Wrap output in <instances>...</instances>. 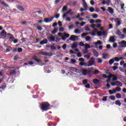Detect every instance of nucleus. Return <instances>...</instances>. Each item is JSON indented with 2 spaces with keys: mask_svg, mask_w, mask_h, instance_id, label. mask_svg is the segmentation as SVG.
<instances>
[{
  "mask_svg": "<svg viewBox=\"0 0 126 126\" xmlns=\"http://www.w3.org/2000/svg\"><path fill=\"white\" fill-rule=\"evenodd\" d=\"M86 41H89L90 40H91V37H90V36H87L86 37Z\"/></svg>",
  "mask_w": 126,
  "mask_h": 126,
  "instance_id": "49",
  "label": "nucleus"
},
{
  "mask_svg": "<svg viewBox=\"0 0 126 126\" xmlns=\"http://www.w3.org/2000/svg\"><path fill=\"white\" fill-rule=\"evenodd\" d=\"M115 34L116 35H118V36H121V35H122V32H121V31H120V30L117 29V31L115 32Z\"/></svg>",
  "mask_w": 126,
  "mask_h": 126,
  "instance_id": "21",
  "label": "nucleus"
},
{
  "mask_svg": "<svg viewBox=\"0 0 126 126\" xmlns=\"http://www.w3.org/2000/svg\"><path fill=\"white\" fill-rule=\"evenodd\" d=\"M107 11H108L111 14H113V13H114V9L111 7H108Z\"/></svg>",
  "mask_w": 126,
  "mask_h": 126,
  "instance_id": "18",
  "label": "nucleus"
},
{
  "mask_svg": "<svg viewBox=\"0 0 126 126\" xmlns=\"http://www.w3.org/2000/svg\"><path fill=\"white\" fill-rule=\"evenodd\" d=\"M109 98L111 100H113V101L116 100V97L114 95H111Z\"/></svg>",
  "mask_w": 126,
  "mask_h": 126,
  "instance_id": "43",
  "label": "nucleus"
},
{
  "mask_svg": "<svg viewBox=\"0 0 126 126\" xmlns=\"http://www.w3.org/2000/svg\"><path fill=\"white\" fill-rule=\"evenodd\" d=\"M112 77H113L112 79V81H116V80H118V76H117V75H114V76Z\"/></svg>",
  "mask_w": 126,
  "mask_h": 126,
  "instance_id": "38",
  "label": "nucleus"
},
{
  "mask_svg": "<svg viewBox=\"0 0 126 126\" xmlns=\"http://www.w3.org/2000/svg\"><path fill=\"white\" fill-rule=\"evenodd\" d=\"M47 39L49 42H55L56 40L53 34H50V36H47Z\"/></svg>",
  "mask_w": 126,
  "mask_h": 126,
  "instance_id": "7",
  "label": "nucleus"
},
{
  "mask_svg": "<svg viewBox=\"0 0 126 126\" xmlns=\"http://www.w3.org/2000/svg\"><path fill=\"white\" fill-rule=\"evenodd\" d=\"M71 63H76V60H74V59H72L71 60Z\"/></svg>",
  "mask_w": 126,
  "mask_h": 126,
  "instance_id": "58",
  "label": "nucleus"
},
{
  "mask_svg": "<svg viewBox=\"0 0 126 126\" xmlns=\"http://www.w3.org/2000/svg\"><path fill=\"white\" fill-rule=\"evenodd\" d=\"M107 98H108V96H104L102 98V101H103L104 102H106V101H107Z\"/></svg>",
  "mask_w": 126,
  "mask_h": 126,
  "instance_id": "51",
  "label": "nucleus"
},
{
  "mask_svg": "<svg viewBox=\"0 0 126 126\" xmlns=\"http://www.w3.org/2000/svg\"><path fill=\"white\" fill-rule=\"evenodd\" d=\"M69 40H71V41H73V42H75V41H76L77 40V36L72 35L69 37Z\"/></svg>",
  "mask_w": 126,
  "mask_h": 126,
  "instance_id": "10",
  "label": "nucleus"
},
{
  "mask_svg": "<svg viewBox=\"0 0 126 126\" xmlns=\"http://www.w3.org/2000/svg\"><path fill=\"white\" fill-rule=\"evenodd\" d=\"M51 50H56V49H57V48H56V47L55 46V44H53V45H52L51 46Z\"/></svg>",
  "mask_w": 126,
  "mask_h": 126,
  "instance_id": "44",
  "label": "nucleus"
},
{
  "mask_svg": "<svg viewBox=\"0 0 126 126\" xmlns=\"http://www.w3.org/2000/svg\"><path fill=\"white\" fill-rule=\"evenodd\" d=\"M57 32H58V30H54L53 31H52L51 33L52 34H56V33H57Z\"/></svg>",
  "mask_w": 126,
  "mask_h": 126,
  "instance_id": "56",
  "label": "nucleus"
},
{
  "mask_svg": "<svg viewBox=\"0 0 126 126\" xmlns=\"http://www.w3.org/2000/svg\"><path fill=\"white\" fill-rule=\"evenodd\" d=\"M94 64H95V58L92 57L88 62V66H92V65H94Z\"/></svg>",
  "mask_w": 126,
  "mask_h": 126,
  "instance_id": "4",
  "label": "nucleus"
},
{
  "mask_svg": "<svg viewBox=\"0 0 126 126\" xmlns=\"http://www.w3.org/2000/svg\"><path fill=\"white\" fill-rule=\"evenodd\" d=\"M76 48H77V44L75 42L72 45V48L75 49Z\"/></svg>",
  "mask_w": 126,
  "mask_h": 126,
  "instance_id": "35",
  "label": "nucleus"
},
{
  "mask_svg": "<svg viewBox=\"0 0 126 126\" xmlns=\"http://www.w3.org/2000/svg\"><path fill=\"white\" fill-rule=\"evenodd\" d=\"M121 36H120V38L121 39H125V38H126V35L125 34H122L120 35Z\"/></svg>",
  "mask_w": 126,
  "mask_h": 126,
  "instance_id": "60",
  "label": "nucleus"
},
{
  "mask_svg": "<svg viewBox=\"0 0 126 126\" xmlns=\"http://www.w3.org/2000/svg\"><path fill=\"white\" fill-rule=\"evenodd\" d=\"M5 88H6V84H4L0 87V89L4 90Z\"/></svg>",
  "mask_w": 126,
  "mask_h": 126,
  "instance_id": "41",
  "label": "nucleus"
},
{
  "mask_svg": "<svg viewBox=\"0 0 126 126\" xmlns=\"http://www.w3.org/2000/svg\"><path fill=\"white\" fill-rule=\"evenodd\" d=\"M113 24H110L109 25V29H113Z\"/></svg>",
  "mask_w": 126,
  "mask_h": 126,
  "instance_id": "64",
  "label": "nucleus"
},
{
  "mask_svg": "<svg viewBox=\"0 0 126 126\" xmlns=\"http://www.w3.org/2000/svg\"><path fill=\"white\" fill-rule=\"evenodd\" d=\"M115 22L117 23V25L118 26H120L122 24V23H121V21L120 20V18H116L114 20Z\"/></svg>",
  "mask_w": 126,
  "mask_h": 126,
  "instance_id": "11",
  "label": "nucleus"
},
{
  "mask_svg": "<svg viewBox=\"0 0 126 126\" xmlns=\"http://www.w3.org/2000/svg\"><path fill=\"white\" fill-rule=\"evenodd\" d=\"M87 35H89V33H83L81 34L82 38H84L85 36H87Z\"/></svg>",
  "mask_w": 126,
  "mask_h": 126,
  "instance_id": "40",
  "label": "nucleus"
},
{
  "mask_svg": "<svg viewBox=\"0 0 126 126\" xmlns=\"http://www.w3.org/2000/svg\"><path fill=\"white\" fill-rule=\"evenodd\" d=\"M87 83H88V80H83V84H84V85H85V84H87Z\"/></svg>",
  "mask_w": 126,
  "mask_h": 126,
  "instance_id": "45",
  "label": "nucleus"
},
{
  "mask_svg": "<svg viewBox=\"0 0 126 126\" xmlns=\"http://www.w3.org/2000/svg\"><path fill=\"white\" fill-rule=\"evenodd\" d=\"M94 44L95 46H97V45H102V42L100 40H98L97 42H94Z\"/></svg>",
  "mask_w": 126,
  "mask_h": 126,
  "instance_id": "34",
  "label": "nucleus"
},
{
  "mask_svg": "<svg viewBox=\"0 0 126 126\" xmlns=\"http://www.w3.org/2000/svg\"><path fill=\"white\" fill-rule=\"evenodd\" d=\"M109 93L110 95H112V94H115V93H117V90L113 89L112 91L111 90H109Z\"/></svg>",
  "mask_w": 126,
  "mask_h": 126,
  "instance_id": "16",
  "label": "nucleus"
},
{
  "mask_svg": "<svg viewBox=\"0 0 126 126\" xmlns=\"http://www.w3.org/2000/svg\"><path fill=\"white\" fill-rule=\"evenodd\" d=\"M95 20H94V19H91L90 21V23H91V24H93Z\"/></svg>",
  "mask_w": 126,
  "mask_h": 126,
  "instance_id": "61",
  "label": "nucleus"
},
{
  "mask_svg": "<svg viewBox=\"0 0 126 126\" xmlns=\"http://www.w3.org/2000/svg\"><path fill=\"white\" fill-rule=\"evenodd\" d=\"M6 35H7V36H10L9 38V40H12V39H14V36H13V35H12V34L8 33H6Z\"/></svg>",
  "mask_w": 126,
  "mask_h": 126,
  "instance_id": "22",
  "label": "nucleus"
},
{
  "mask_svg": "<svg viewBox=\"0 0 126 126\" xmlns=\"http://www.w3.org/2000/svg\"><path fill=\"white\" fill-rule=\"evenodd\" d=\"M23 50L21 48H18V53H22Z\"/></svg>",
  "mask_w": 126,
  "mask_h": 126,
  "instance_id": "55",
  "label": "nucleus"
},
{
  "mask_svg": "<svg viewBox=\"0 0 126 126\" xmlns=\"http://www.w3.org/2000/svg\"><path fill=\"white\" fill-rule=\"evenodd\" d=\"M80 65H81V66H83L84 65L85 66H88V64L86 62H80L79 63Z\"/></svg>",
  "mask_w": 126,
  "mask_h": 126,
  "instance_id": "20",
  "label": "nucleus"
},
{
  "mask_svg": "<svg viewBox=\"0 0 126 126\" xmlns=\"http://www.w3.org/2000/svg\"><path fill=\"white\" fill-rule=\"evenodd\" d=\"M37 29L39 31H42V30H43V28H42L41 26H37Z\"/></svg>",
  "mask_w": 126,
  "mask_h": 126,
  "instance_id": "46",
  "label": "nucleus"
},
{
  "mask_svg": "<svg viewBox=\"0 0 126 126\" xmlns=\"http://www.w3.org/2000/svg\"><path fill=\"white\" fill-rule=\"evenodd\" d=\"M77 57H78V58H81V57H82V54H81V53L79 52L77 54Z\"/></svg>",
  "mask_w": 126,
  "mask_h": 126,
  "instance_id": "53",
  "label": "nucleus"
},
{
  "mask_svg": "<svg viewBox=\"0 0 126 126\" xmlns=\"http://www.w3.org/2000/svg\"><path fill=\"white\" fill-rule=\"evenodd\" d=\"M108 56H109V54H103L102 58H103V59H104V60H106L107 59V58H108Z\"/></svg>",
  "mask_w": 126,
  "mask_h": 126,
  "instance_id": "32",
  "label": "nucleus"
},
{
  "mask_svg": "<svg viewBox=\"0 0 126 126\" xmlns=\"http://www.w3.org/2000/svg\"><path fill=\"white\" fill-rule=\"evenodd\" d=\"M115 76V75L112 74H110L109 76H107V78L108 79H109V80H111V79L112 78V77Z\"/></svg>",
  "mask_w": 126,
  "mask_h": 126,
  "instance_id": "37",
  "label": "nucleus"
},
{
  "mask_svg": "<svg viewBox=\"0 0 126 126\" xmlns=\"http://www.w3.org/2000/svg\"><path fill=\"white\" fill-rule=\"evenodd\" d=\"M90 12H94V8L93 7H90Z\"/></svg>",
  "mask_w": 126,
  "mask_h": 126,
  "instance_id": "57",
  "label": "nucleus"
},
{
  "mask_svg": "<svg viewBox=\"0 0 126 126\" xmlns=\"http://www.w3.org/2000/svg\"><path fill=\"white\" fill-rule=\"evenodd\" d=\"M116 91H118V92H120V91H122V88L120 87H116Z\"/></svg>",
  "mask_w": 126,
  "mask_h": 126,
  "instance_id": "48",
  "label": "nucleus"
},
{
  "mask_svg": "<svg viewBox=\"0 0 126 126\" xmlns=\"http://www.w3.org/2000/svg\"><path fill=\"white\" fill-rule=\"evenodd\" d=\"M95 22L96 23H101L102 22V20H101L100 19H97L95 21Z\"/></svg>",
  "mask_w": 126,
  "mask_h": 126,
  "instance_id": "52",
  "label": "nucleus"
},
{
  "mask_svg": "<svg viewBox=\"0 0 126 126\" xmlns=\"http://www.w3.org/2000/svg\"><path fill=\"white\" fill-rule=\"evenodd\" d=\"M115 105H117L119 106V107H121V106L122 105V103H121V101H120V100H116L115 101Z\"/></svg>",
  "mask_w": 126,
  "mask_h": 126,
  "instance_id": "26",
  "label": "nucleus"
},
{
  "mask_svg": "<svg viewBox=\"0 0 126 126\" xmlns=\"http://www.w3.org/2000/svg\"><path fill=\"white\" fill-rule=\"evenodd\" d=\"M109 42L111 43H115L116 42V39L114 36H111L109 38Z\"/></svg>",
  "mask_w": 126,
  "mask_h": 126,
  "instance_id": "19",
  "label": "nucleus"
},
{
  "mask_svg": "<svg viewBox=\"0 0 126 126\" xmlns=\"http://www.w3.org/2000/svg\"><path fill=\"white\" fill-rule=\"evenodd\" d=\"M59 31L60 32H63V31H64V29H63V27H61L59 29Z\"/></svg>",
  "mask_w": 126,
  "mask_h": 126,
  "instance_id": "54",
  "label": "nucleus"
},
{
  "mask_svg": "<svg viewBox=\"0 0 126 126\" xmlns=\"http://www.w3.org/2000/svg\"><path fill=\"white\" fill-rule=\"evenodd\" d=\"M116 86H120V87H122L123 86V83L119 81H115Z\"/></svg>",
  "mask_w": 126,
  "mask_h": 126,
  "instance_id": "15",
  "label": "nucleus"
},
{
  "mask_svg": "<svg viewBox=\"0 0 126 126\" xmlns=\"http://www.w3.org/2000/svg\"><path fill=\"white\" fill-rule=\"evenodd\" d=\"M97 35L100 37L102 36V32H97Z\"/></svg>",
  "mask_w": 126,
  "mask_h": 126,
  "instance_id": "62",
  "label": "nucleus"
},
{
  "mask_svg": "<svg viewBox=\"0 0 126 126\" xmlns=\"http://www.w3.org/2000/svg\"><path fill=\"white\" fill-rule=\"evenodd\" d=\"M1 4H2L4 6V7H9V6L8 5V4L5 3L4 1H2L1 2Z\"/></svg>",
  "mask_w": 126,
  "mask_h": 126,
  "instance_id": "31",
  "label": "nucleus"
},
{
  "mask_svg": "<svg viewBox=\"0 0 126 126\" xmlns=\"http://www.w3.org/2000/svg\"><path fill=\"white\" fill-rule=\"evenodd\" d=\"M54 18H55V17H52L50 19V18H45L44 19V22L46 23H49V22H52V21H53V20H54Z\"/></svg>",
  "mask_w": 126,
  "mask_h": 126,
  "instance_id": "9",
  "label": "nucleus"
},
{
  "mask_svg": "<svg viewBox=\"0 0 126 126\" xmlns=\"http://www.w3.org/2000/svg\"><path fill=\"white\" fill-rule=\"evenodd\" d=\"M66 10H67V6H64L62 9L63 12H64Z\"/></svg>",
  "mask_w": 126,
  "mask_h": 126,
  "instance_id": "39",
  "label": "nucleus"
},
{
  "mask_svg": "<svg viewBox=\"0 0 126 126\" xmlns=\"http://www.w3.org/2000/svg\"><path fill=\"white\" fill-rule=\"evenodd\" d=\"M82 1L83 2V6L84 7V9H83V8H80L81 12H82L88 9V6L87 5V3H86V1H85V0H82Z\"/></svg>",
  "mask_w": 126,
  "mask_h": 126,
  "instance_id": "3",
  "label": "nucleus"
},
{
  "mask_svg": "<svg viewBox=\"0 0 126 126\" xmlns=\"http://www.w3.org/2000/svg\"><path fill=\"white\" fill-rule=\"evenodd\" d=\"M116 97L117 99H121L122 98V94L120 93H117L116 94Z\"/></svg>",
  "mask_w": 126,
  "mask_h": 126,
  "instance_id": "29",
  "label": "nucleus"
},
{
  "mask_svg": "<svg viewBox=\"0 0 126 126\" xmlns=\"http://www.w3.org/2000/svg\"><path fill=\"white\" fill-rule=\"evenodd\" d=\"M60 13L57 14L55 15V18H56L57 19H58V18H59L60 17Z\"/></svg>",
  "mask_w": 126,
  "mask_h": 126,
  "instance_id": "63",
  "label": "nucleus"
},
{
  "mask_svg": "<svg viewBox=\"0 0 126 126\" xmlns=\"http://www.w3.org/2000/svg\"><path fill=\"white\" fill-rule=\"evenodd\" d=\"M19 59H20L19 55H17L14 57L13 60L14 61H17L18 60H19Z\"/></svg>",
  "mask_w": 126,
  "mask_h": 126,
  "instance_id": "30",
  "label": "nucleus"
},
{
  "mask_svg": "<svg viewBox=\"0 0 126 126\" xmlns=\"http://www.w3.org/2000/svg\"><path fill=\"white\" fill-rule=\"evenodd\" d=\"M93 81L94 84H97V83H99V82H100V80L98 79H94Z\"/></svg>",
  "mask_w": 126,
  "mask_h": 126,
  "instance_id": "24",
  "label": "nucleus"
},
{
  "mask_svg": "<svg viewBox=\"0 0 126 126\" xmlns=\"http://www.w3.org/2000/svg\"><path fill=\"white\" fill-rule=\"evenodd\" d=\"M109 64L110 65H112V64L115 63V58L112 59L111 60H109Z\"/></svg>",
  "mask_w": 126,
  "mask_h": 126,
  "instance_id": "27",
  "label": "nucleus"
},
{
  "mask_svg": "<svg viewBox=\"0 0 126 126\" xmlns=\"http://www.w3.org/2000/svg\"><path fill=\"white\" fill-rule=\"evenodd\" d=\"M5 47L7 48L6 51H4V53H8L10 52V50H12L11 46H8L7 45H5Z\"/></svg>",
  "mask_w": 126,
  "mask_h": 126,
  "instance_id": "14",
  "label": "nucleus"
},
{
  "mask_svg": "<svg viewBox=\"0 0 126 126\" xmlns=\"http://www.w3.org/2000/svg\"><path fill=\"white\" fill-rule=\"evenodd\" d=\"M41 62H42V60H41V59H38V57L35 56L33 57L30 59V61H29L28 63L30 65H33L34 63H40Z\"/></svg>",
  "mask_w": 126,
  "mask_h": 126,
  "instance_id": "2",
  "label": "nucleus"
},
{
  "mask_svg": "<svg viewBox=\"0 0 126 126\" xmlns=\"http://www.w3.org/2000/svg\"><path fill=\"white\" fill-rule=\"evenodd\" d=\"M82 73L84 76L87 75V74H90L91 73V71L86 69H82Z\"/></svg>",
  "mask_w": 126,
  "mask_h": 126,
  "instance_id": "5",
  "label": "nucleus"
},
{
  "mask_svg": "<svg viewBox=\"0 0 126 126\" xmlns=\"http://www.w3.org/2000/svg\"><path fill=\"white\" fill-rule=\"evenodd\" d=\"M71 11H72V9H69V10L67 11V14H70V15H73V12Z\"/></svg>",
  "mask_w": 126,
  "mask_h": 126,
  "instance_id": "28",
  "label": "nucleus"
},
{
  "mask_svg": "<svg viewBox=\"0 0 126 126\" xmlns=\"http://www.w3.org/2000/svg\"><path fill=\"white\" fill-rule=\"evenodd\" d=\"M99 73H100V71L97 69H95L94 71V74L95 75L99 74Z\"/></svg>",
  "mask_w": 126,
  "mask_h": 126,
  "instance_id": "33",
  "label": "nucleus"
},
{
  "mask_svg": "<svg viewBox=\"0 0 126 126\" xmlns=\"http://www.w3.org/2000/svg\"><path fill=\"white\" fill-rule=\"evenodd\" d=\"M69 69H70L71 71H75V72H76V71L78 70V69L75 68L74 67H70L69 68Z\"/></svg>",
  "mask_w": 126,
  "mask_h": 126,
  "instance_id": "23",
  "label": "nucleus"
},
{
  "mask_svg": "<svg viewBox=\"0 0 126 126\" xmlns=\"http://www.w3.org/2000/svg\"><path fill=\"white\" fill-rule=\"evenodd\" d=\"M0 36H6V32L3 30L2 31V32L0 33Z\"/></svg>",
  "mask_w": 126,
  "mask_h": 126,
  "instance_id": "25",
  "label": "nucleus"
},
{
  "mask_svg": "<svg viewBox=\"0 0 126 126\" xmlns=\"http://www.w3.org/2000/svg\"><path fill=\"white\" fill-rule=\"evenodd\" d=\"M74 26L73 25H70L69 26L68 28L70 30L71 29H73Z\"/></svg>",
  "mask_w": 126,
  "mask_h": 126,
  "instance_id": "50",
  "label": "nucleus"
},
{
  "mask_svg": "<svg viewBox=\"0 0 126 126\" xmlns=\"http://www.w3.org/2000/svg\"><path fill=\"white\" fill-rule=\"evenodd\" d=\"M74 33H75L76 34H80V33H81V32H80V30L76 29V30H75Z\"/></svg>",
  "mask_w": 126,
  "mask_h": 126,
  "instance_id": "36",
  "label": "nucleus"
},
{
  "mask_svg": "<svg viewBox=\"0 0 126 126\" xmlns=\"http://www.w3.org/2000/svg\"><path fill=\"white\" fill-rule=\"evenodd\" d=\"M92 51H93V53H94V57H96V58H98V57H99V53H98V52L96 51V50L93 49Z\"/></svg>",
  "mask_w": 126,
  "mask_h": 126,
  "instance_id": "13",
  "label": "nucleus"
},
{
  "mask_svg": "<svg viewBox=\"0 0 126 126\" xmlns=\"http://www.w3.org/2000/svg\"><path fill=\"white\" fill-rule=\"evenodd\" d=\"M16 7L18 9V10H20V11H24L25 10L24 8L20 5H17Z\"/></svg>",
  "mask_w": 126,
  "mask_h": 126,
  "instance_id": "12",
  "label": "nucleus"
},
{
  "mask_svg": "<svg viewBox=\"0 0 126 126\" xmlns=\"http://www.w3.org/2000/svg\"><path fill=\"white\" fill-rule=\"evenodd\" d=\"M62 48L63 50H65V49H66V44H64L62 46Z\"/></svg>",
  "mask_w": 126,
  "mask_h": 126,
  "instance_id": "59",
  "label": "nucleus"
},
{
  "mask_svg": "<svg viewBox=\"0 0 126 126\" xmlns=\"http://www.w3.org/2000/svg\"><path fill=\"white\" fill-rule=\"evenodd\" d=\"M90 45L87 44L85 46V50H88V49H90Z\"/></svg>",
  "mask_w": 126,
  "mask_h": 126,
  "instance_id": "42",
  "label": "nucleus"
},
{
  "mask_svg": "<svg viewBox=\"0 0 126 126\" xmlns=\"http://www.w3.org/2000/svg\"><path fill=\"white\" fill-rule=\"evenodd\" d=\"M50 106H51L50 103L46 101L39 104V108L42 112H46V111L50 110Z\"/></svg>",
  "mask_w": 126,
  "mask_h": 126,
  "instance_id": "1",
  "label": "nucleus"
},
{
  "mask_svg": "<svg viewBox=\"0 0 126 126\" xmlns=\"http://www.w3.org/2000/svg\"><path fill=\"white\" fill-rule=\"evenodd\" d=\"M39 55H43V56H49L50 57H52L53 56V53L40 51L39 52Z\"/></svg>",
  "mask_w": 126,
  "mask_h": 126,
  "instance_id": "6",
  "label": "nucleus"
},
{
  "mask_svg": "<svg viewBox=\"0 0 126 126\" xmlns=\"http://www.w3.org/2000/svg\"><path fill=\"white\" fill-rule=\"evenodd\" d=\"M15 73V70H11L10 71V74L11 75V74H14Z\"/></svg>",
  "mask_w": 126,
  "mask_h": 126,
  "instance_id": "47",
  "label": "nucleus"
},
{
  "mask_svg": "<svg viewBox=\"0 0 126 126\" xmlns=\"http://www.w3.org/2000/svg\"><path fill=\"white\" fill-rule=\"evenodd\" d=\"M40 45H44V44H48V39H44L42 41H40Z\"/></svg>",
  "mask_w": 126,
  "mask_h": 126,
  "instance_id": "17",
  "label": "nucleus"
},
{
  "mask_svg": "<svg viewBox=\"0 0 126 126\" xmlns=\"http://www.w3.org/2000/svg\"><path fill=\"white\" fill-rule=\"evenodd\" d=\"M119 45H122L121 48H126V41L122 40L121 42H118Z\"/></svg>",
  "mask_w": 126,
  "mask_h": 126,
  "instance_id": "8",
  "label": "nucleus"
}]
</instances>
